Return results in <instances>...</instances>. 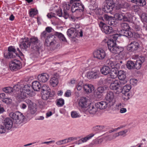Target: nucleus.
I'll use <instances>...</instances> for the list:
<instances>
[{"label": "nucleus", "mask_w": 147, "mask_h": 147, "mask_svg": "<svg viewBox=\"0 0 147 147\" xmlns=\"http://www.w3.org/2000/svg\"><path fill=\"white\" fill-rule=\"evenodd\" d=\"M107 45L108 49L112 53L114 54H118L119 57L122 55L121 53L123 51V47L117 46L116 44L112 42H110Z\"/></svg>", "instance_id": "nucleus-1"}, {"label": "nucleus", "mask_w": 147, "mask_h": 147, "mask_svg": "<svg viewBox=\"0 0 147 147\" xmlns=\"http://www.w3.org/2000/svg\"><path fill=\"white\" fill-rule=\"evenodd\" d=\"M9 116L16 123L20 124L23 122L24 119V116L22 113L19 112H11Z\"/></svg>", "instance_id": "nucleus-2"}, {"label": "nucleus", "mask_w": 147, "mask_h": 147, "mask_svg": "<svg viewBox=\"0 0 147 147\" xmlns=\"http://www.w3.org/2000/svg\"><path fill=\"white\" fill-rule=\"evenodd\" d=\"M122 86L120 84L119 81L114 80L111 84L110 87L111 89L115 90L116 93L119 94L121 92Z\"/></svg>", "instance_id": "nucleus-3"}, {"label": "nucleus", "mask_w": 147, "mask_h": 147, "mask_svg": "<svg viewBox=\"0 0 147 147\" xmlns=\"http://www.w3.org/2000/svg\"><path fill=\"white\" fill-rule=\"evenodd\" d=\"M5 58L7 59L14 58L18 56L16 49L12 47H9L8 49V52L4 53Z\"/></svg>", "instance_id": "nucleus-4"}, {"label": "nucleus", "mask_w": 147, "mask_h": 147, "mask_svg": "<svg viewBox=\"0 0 147 147\" xmlns=\"http://www.w3.org/2000/svg\"><path fill=\"white\" fill-rule=\"evenodd\" d=\"M9 66L10 69L12 71H17L21 67L20 61L16 59L11 61L9 63Z\"/></svg>", "instance_id": "nucleus-5"}, {"label": "nucleus", "mask_w": 147, "mask_h": 147, "mask_svg": "<svg viewBox=\"0 0 147 147\" xmlns=\"http://www.w3.org/2000/svg\"><path fill=\"white\" fill-rule=\"evenodd\" d=\"M31 49L34 50L38 51L40 49V45L38 43V39L37 37H32L30 41Z\"/></svg>", "instance_id": "nucleus-6"}, {"label": "nucleus", "mask_w": 147, "mask_h": 147, "mask_svg": "<svg viewBox=\"0 0 147 147\" xmlns=\"http://www.w3.org/2000/svg\"><path fill=\"white\" fill-rule=\"evenodd\" d=\"M56 43L55 36L53 35H49L46 38L44 45L46 46L49 47L54 46Z\"/></svg>", "instance_id": "nucleus-7"}, {"label": "nucleus", "mask_w": 147, "mask_h": 147, "mask_svg": "<svg viewBox=\"0 0 147 147\" xmlns=\"http://www.w3.org/2000/svg\"><path fill=\"white\" fill-rule=\"evenodd\" d=\"M19 46L20 48L22 50H26L30 46L29 38L27 37L22 38L20 40Z\"/></svg>", "instance_id": "nucleus-8"}, {"label": "nucleus", "mask_w": 147, "mask_h": 147, "mask_svg": "<svg viewBox=\"0 0 147 147\" xmlns=\"http://www.w3.org/2000/svg\"><path fill=\"white\" fill-rule=\"evenodd\" d=\"M105 98L109 107L114 105L115 100L114 99V94L113 92L110 91L108 92L106 95Z\"/></svg>", "instance_id": "nucleus-9"}, {"label": "nucleus", "mask_w": 147, "mask_h": 147, "mask_svg": "<svg viewBox=\"0 0 147 147\" xmlns=\"http://www.w3.org/2000/svg\"><path fill=\"white\" fill-rule=\"evenodd\" d=\"M118 78L120 80L119 82L120 84L123 85L127 82V80L125 72L122 70H120L118 71Z\"/></svg>", "instance_id": "nucleus-10"}, {"label": "nucleus", "mask_w": 147, "mask_h": 147, "mask_svg": "<svg viewBox=\"0 0 147 147\" xmlns=\"http://www.w3.org/2000/svg\"><path fill=\"white\" fill-rule=\"evenodd\" d=\"M93 55L94 57L99 59H103L106 56L105 51L102 49H99L95 51Z\"/></svg>", "instance_id": "nucleus-11"}, {"label": "nucleus", "mask_w": 147, "mask_h": 147, "mask_svg": "<svg viewBox=\"0 0 147 147\" xmlns=\"http://www.w3.org/2000/svg\"><path fill=\"white\" fill-rule=\"evenodd\" d=\"M114 6V3L113 1L109 0L105 5L102 10L105 13L110 12L112 11Z\"/></svg>", "instance_id": "nucleus-12"}, {"label": "nucleus", "mask_w": 147, "mask_h": 147, "mask_svg": "<svg viewBox=\"0 0 147 147\" xmlns=\"http://www.w3.org/2000/svg\"><path fill=\"white\" fill-rule=\"evenodd\" d=\"M18 85L15 86L14 88L16 90V95L17 98L18 99H24L26 96V93L23 92L22 90L20 89L18 87Z\"/></svg>", "instance_id": "nucleus-13"}, {"label": "nucleus", "mask_w": 147, "mask_h": 147, "mask_svg": "<svg viewBox=\"0 0 147 147\" xmlns=\"http://www.w3.org/2000/svg\"><path fill=\"white\" fill-rule=\"evenodd\" d=\"M100 72L98 70H92L88 72L87 77L89 79H96L99 78Z\"/></svg>", "instance_id": "nucleus-14"}, {"label": "nucleus", "mask_w": 147, "mask_h": 147, "mask_svg": "<svg viewBox=\"0 0 147 147\" xmlns=\"http://www.w3.org/2000/svg\"><path fill=\"white\" fill-rule=\"evenodd\" d=\"M139 46L140 45L138 42L133 41L128 45L127 49L130 52H134L137 50Z\"/></svg>", "instance_id": "nucleus-15"}, {"label": "nucleus", "mask_w": 147, "mask_h": 147, "mask_svg": "<svg viewBox=\"0 0 147 147\" xmlns=\"http://www.w3.org/2000/svg\"><path fill=\"white\" fill-rule=\"evenodd\" d=\"M67 33V35L72 38H75L78 34V32L74 28H71L68 30Z\"/></svg>", "instance_id": "nucleus-16"}, {"label": "nucleus", "mask_w": 147, "mask_h": 147, "mask_svg": "<svg viewBox=\"0 0 147 147\" xmlns=\"http://www.w3.org/2000/svg\"><path fill=\"white\" fill-rule=\"evenodd\" d=\"M42 98L45 100H47L48 98L51 99L55 95L54 92H41Z\"/></svg>", "instance_id": "nucleus-17"}, {"label": "nucleus", "mask_w": 147, "mask_h": 147, "mask_svg": "<svg viewBox=\"0 0 147 147\" xmlns=\"http://www.w3.org/2000/svg\"><path fill=\"white\" fill-rule=\"evenodd\" d=\"M49 77V76L48 74L43 73L38 76V79L40 82L45 83L48 80Z\"/></svg>", "instance_id": "nucleus-18"}, {"label": "nucleus", "mask_w": 147, "mask_h": 147, "mask_svg": "<svg viewBox=\"0 0 147 147\" xmlns=\"http://www.w3.org/2000/svg\"><path fill=\"white\" fill-rule=\"evenodd\" d=\"M88 99L86 97H81L78 102L79 106L82 108H86L88 105Z\"/></svg>", "instance_id": "nucleus-19"}, {"label": "nucleus", "mask_w": 147, "mask_h": 147, "mask_svg": "<svg viewBox=\"0 0 147 147\" xmlns=\"http://www.w3.org/2000/svg\"><path fill=\"white\" fill-rule=\"evenodd\" d=\"M63 7V17L66 19L69 17V14L67 11L70 8L71 5L70 4H67L66 3H64L62 4Z\"/></svg>", "instance_id": "nucleus-20"}, {"label": "nucleus", "mask_w": 147, "mask_h": 147, "mask_svg": "<svg viewBox=\"0 0 147 147\" xmlns=\"http://www.w3.org/2000/svg\"><path fill=\"white\" fill-rule=\"evenodd\" d=\"M95 104L96 107L100 109H106L107 107H110L107 101L98 102Z\"/></svg>", "instance_id": "nucleus-21"}, {"label": "nucleus", "mask_w": 147, "mask_h": 147, "mask_svg": "<svg viewBox=\"0 0 147 147\" xmlns=\"http://www.w3.org/2000/svg\"><path fill=\"white\" fill-rule=\"evenodd\" d=\"M4 124L6 128L7 129H9L12 126V121L10 118H7L4 120Z\"/></svg>", "instance_id": "nucleus-22"}, {"label": "nucleus", "mask_w": 147, "mask_h": 147, "mask_svg": "<svg viewBox=\"0 0 147 147\" xmlns=\"http://www.w3.org/2000/svg\"><path fill=\"white\" fill-rule=\"evenodd\" d=\"M84 90L87 94L91 93L94 90L93 86L91 84H85L84 86Z\"/></svg>", "instance_id": "nucleus-23"}, {"label": "nucleus", "mask_w": 147, "mask_h": 147, "mask_svg": "<svg viewBox=\"0 0 147 147\" xmlns=\"http://www.w3.org/2000/svg\"><path fill=\"white\" fill-rule=\"evenodd\" d=\"M118 71L117 68H111L109 73L111 77L113 79L116 78L118 76Z\"/></svg>", "instance_id": "nucleus-24"}, {"label": "nucleus", "mask_w": 147, "mask_h": 147, "mask_svg": "<svg viewBox=\"0 0 147 147\" xmlns=\"http://www.w3.org/2000/svg\"><path fill=\"white\" fill-rule=\"evenodd\" d=\"M101 73L104 75H107L111 71L110 68L107 66H103L100 69Z\"/></svg>", "instance_id": "nucleus-25"}, {"label": "nucleus", "mask_w": 147, "mask_h": 147, "mask_svg": "<svg viewBox=\"0 0 147 147\" xmlns=\"http://www.w3.org/2000/svg\"><path fill=\"white\" fill-rule=\"evenodd\" d=\"M98 108L96 106V105L94 106L91 105L88 109V111L90 114L94 115L95 114L98 110Z\"/></svg>", "instance_id": "nucleus-26"}, {"label": "nucleus", "mask_w": 147, "mask_h": 147, "mask_svg": "<svg viewBox=\"0 0 147 147\" xmlns=\"http://www.w3.org/2000/svg\"><path fill=\"white\" fill-rule=\"evenodd\" d=\"M32 87L34 90L37 91L40 88L41 85L39 82L34 81L32 83Z\"/></svg>", "instance_id": "nucleus-27"}, {"label": "nucleus", "mask_w": 147, "mask_h": 147, "mask_svg": "<svg viewBox=\"0 0 147 147\" xmlns=\"http://www.w3.org/2000/svg\"><path fill=\"white\" fill-rule=\"evenodd\" d=\"M31 87L28 85H26L24 86L22 90L23 92L26 93V95L27 94L30 96L31 95Z\"/></svg>", "instance_id": "nucleus-28"}, {"label": "nucleus", "mask_w": 147, "mask_h": 147, "mask_svg": "<svg viewBox=\"0 0 147 147\" xmlns=\"http://www.w3.org/2000/svg\"><path fill=\"white\" fill-rule=\"evenodd\" d=\"M13 90L11 87H5L3 88V90L5 93H8L9 94H12L13 93H14L16 90L14 88Z\"/></svg>", "instance_id": "nucleus-29"}, {"label": "nucleus", "mask_w": 147, "mask_h": 147, "mask_svg": "<svg viewBox=\"0 0 147 147\" xmlns=\"http://www.w3.org/2000/svg\"><path fill=\"white\" fill-rule=\"evenodd\" d=\"M102 30L106 34H109L113 31L112 27L107 26H105L103 29H102Z\"/></svg>", "instance_id": "nucleus-30"}, {"label": "nucleus", "mask_w": 147, "mask_h": 147, "mask_svg": "<svg viewBox=\"0 0 147 147\" xmlns=\"http://www.w3.org/2000/svg\"><path fill=\"white\" fill-rule=\"evenodd\" d=\"M133 3H135L138 5L140 6H143L146 4L145 0H132Z\"/></svg>", "instance_id": "nucleus-31"}, {"label": "nucleus", "mask_w": 147, "mask_h": 147, "mask_svg": "<svg viewBox=\"0 0 147 147\" xmlns=\"http://www.w3.org/2000/svg\"><path fill=\"white\" fill-rule=\"evenodd\" d=\"M50 83L52 86L55 87L58 83V79L56 78L53 77L50 80Z\"/></svg>", "instance_id": "nucleus-32"}, {"label": "nucleus", "mask_w": 147, "mask_h": 147, "mask_svg": "<svg viewBox=\"0 0 147 147\" xmlns=\"http://www.w3.org/2000/svg\"><path fill=\"white\" fill-rule=\"evenodd\" d=\"M54 35L57 36L61 40H62L63 41H67L66 39L61 33L55 32L54 33Z\"/></svg>", "instance_id": "nucleus-33"}, {"label": "nucleus", "mask_w": 147, "mask_h": 147, "mask_svg": "<svg viewBox=\"0 0 147 147\" xmlns=\"http://www.w3.org/2000/svg\"><path fill=\"white\" fill-rule=\"evenodd\" d=\"M127 68L129 69H135V63L131 61H128L126 64Z\"/></svg>", "instance_id": "nucleus-34"}, {"label": "nucleus", "mask_w": 147, "mask_h": 147, "mask_svg": "<svg viewBox=\"0 0 147 147\" xmlns=\"http://www.w3.org/2000/svg\"><path fill=\"white\" fill-rule=\"evenodd\" d=\"M118 34H115L113 35L111 38L107 42V44H109L110 42H114L115 44H116V40L118 38Z\"/></svg>", "instance_id": "nucleus-35"}, {"label": "nucleus", "mask_w": 147, "mask_h": 147, "mask_svg": "<svg viewBox=\"0 0 147 147\" xmlns=\"http://www.w3.org/2000/svg\"><path fill=\"white\" fill-rule=\"evenodd\" d=\"M131 89L130 86L126 85L123 86V88H122L121 92H122V93H125V92H129Z\"/></svg>", "instance_id": "nucleus-36"}, {"label": "nucleus", "mask_w": 147, "mask_h": 147, "mask_svg": "<svg viewBox=\"0 0 147 147\" xmlns=\"http://www.w3.org/2000/svg\"><path fill=\"white\" fill-rule=\"evenodd\" d=\"M71 10L72 12L73 13L76 12V13H81L83 12V9H79V8H77L74 5H72L71 7Z\"/></svg>", "instance_id": "nucleus-37"}, {"label": "nucleus", "mask_w": 147, "mask_h": 147, "mask_svg": "<svg viewBox=\"0 0 147 147\" xmlns=\"http://www.w3.org/2000/svg\"><path fill=\"white\" fill-rule=\"evenodd\" d=\"M56 105L59 106H62L63 105L64 103V100L61 98L57 99L56 101Z\"/></svg>", "instance_id": "nucleus-38"}, {"label": "nucleus", "mask_w": 147, "mask_h": 147, "mask_svg": "<svg viewBox=\"0 0 147 147\" xmlns=\"http://www.w3.org/2000/svg\"><path fill=\"white\" fill-rule=\"evenodd\" d=\"M107 63L108 65L107 66L109 67H111L112 68H116L115 67V65L116 64L114 62L109 60L107 61Z\"/></svg>", "instance_id": "nucleus-39"}, {"label": "nucleus", "mask_w": 147, "mask_h": 147, "mask_svg": "<svg viewBox=\"0 0 147 147\" xmlns=\"http://www.w3.org/2000/svg\"><path fill=\"white\" fill-rule=\"evenodd\" d=\"M84 84L82 81H80L77 85L76 88L77 90H78L80 91L82 90L83 87L84 89Z\"/></svg>", "instance_id": "nucleus-40"}, {"label": "nucleus", "mask_w": 147, "mask_h": 147, "mask_svg": "<svg viewBox=\"0 0 147 147\" xmlns=\"http://www.w3.org/2000/svg\"><path fill=\"white\" fill-rule=\"evenodd\" d=\"M73 5H74L77 8H79V9H83V11H84V7L82 4L79 2H74L73 3Z\"/></svg>", "instance_id": "nucleus-41"}, {"label": "nucleus", "mask_w": 147, "mask_h": 147, "mask_svg": "<svg viewBox=\"0 0 147 147\" xmlns=\"http://www.w3.org/2000/svg\"><path fill=\"white\" fill-rule=\"evenodd\" d=\"M94 135V134H90L88 135L86 137L82 138L81 139V140L83 142H86L88 140L90 139L92 137H93Z\"/></svg>", "instance_id": "nucleus-42"}, {"label": "nucleus", "mask_w": 147, "mask_h": 147, "mask_svg": "<svg viewBox=\"0 0 147 147\" xmlns=\"http://www.w3.org/2000/svg\"><path fill=\"white\" fill-rule=\"evenodd\" d=\"M123 94V98L125 100H128L131 97V94L129 92H125V93H122Z\"/></svg>", "instance_id": "nucleus-43"}, {"label": "nucleus", "mask_w": 147, "mask_h": 147, "mask_svg": "<svg viewBox=\"0 0 147 147\" xmlns=\"http://www.w3.org/2000/svg\"><path fill=\"white\" fill-rule=\"evenodd\" d=\"M108 24L109 25L114 27L116 26V25L117 24V22H115L114 19H112L108 20Z\"/></svg>", "instance_id": "nucleus-44"}, {"label": "nucleus", "mask_w": 147, "mask_h": 147, "mask_svg": "<svg viewBox=\"0 0 147 147\" xmlns=\"http://www.w3.org/2000/svg\"><path fill=\"white\" fill-rule=\"evenodd\" d=\"M50 88L49 86L45 84L43 85L42 87L41 92H50Z\"/></svg>", "instance_id": "nucleus-45"}, {"label": "nucleus", "mask_w": 147, "mask_h": 147, "mask_svg": "<svg viewBox=\"0 0 147 147\" xmlns=\"http://www.w3.org/2000/svg\"><path fill=\"white\" fill-rule=\"evenodd\" d=\"M117 106L119 108H120V113H123L126 112L127 110V109L125 108H122V104L121 103H119L118 104Z\"/></svg>", "instance_id": "nucleus-46"}, {"label": "nucleus", "mask_w": 147, "mask_h": 147, "mask_svg": "<svg viewBox=\"0 0 147 147\" xmlns=\"http://www.w3.org/2000/svg\"><path fill=\"white\" fill-rule=\"evenodd\" d=\"M121 26L123 29L129 30V27L128 24L126 23H122L121 24Z\"/></svg>", "instance_id": "nucleus-47"}, {"label": "nucleus", "mask_w": 147, "mask_h": 147, "mask_svg": "<svg viewBox=\"0 0 147 147\" xmlns=\"http://www.w3.org/2000/svg\"><path fill=\"white\" fill-rule=\"evenodd\" d=\"M126 30L125 31V32L123 36L127 37H131L133 36V33L132 32L129 30Z\"/></svg>", "instance_id": "nucleus-48"}, {"label": "nucleus", "mask_w": 147, "mask_h": 147, "mask_svg": "<svg viewBox=\"0 0 147 147\" xmlns=\"http://www.w3.org/2000/svg\"><path fill=\"white\" fill-rule=\"evenodd\" d=\"M28 109L29 112L32 114H34L36 111V108L33 106L28 107Z\"/></svg>", "instance_id": "nucleus-49"}, {"label": "nucleus", "mask_w": 147, "mask_h": 147, "mask_svg": "<svg viewBox=\"0 0 147 147\" xmlns=\"http://www.w3.org/2000/svg\"><path fill=\"white\" fill-rule=\"evenodd\" d=\"M105 127L103 125H96L94 127L93 130L95 131H101Z\"/></svg>", "instance_id": "nucleus-50"}, {"label": "nucleus", "mask_w": 147, "mask_h": 147, "mask_svg": "<svg viewBox=\"0 0 147 147\" xmlns=\"http://www.w3.org/2000/svg\"><path fill=\"white\" fill-rule=\"evenodd\" d=\"M142 64V62H140L139 61L137 60L136 63H135V69H139L141 67Z\"/></svg>", "instance_id": "nucleus-51"}, {"label": "nucleus", "mask_w": 147, "mask_h": 147, "mask_svg": "<svg viewBox=\"0 0 147 147\" xmlns=\"http://www.w3.org/2000/svg\"><path fill=\"white\" fill-rule=\"evenodd\" d=\"M12 100L10 98H5L2 100V101L7 104H10L12 102Z\"/></svg>", "instance_id": "nucleus-52"}, {"label": "nucleus", "mask_w": 147, "mask_h": 147, "mask_svg": "<svg viewBox=\"0 0 147 147\" xmlns=\"http://www.w3.org/2000/svg\"><path fill=\"white\" fill-rule=\"evenodd\" d=\"M49 36L48 34L46 32V31H44L41 33L40 37L42 39H44Z\"/></svg>", "instance_id": "nucleus-53"}, {"label": "nucleus", "mask_w": 147, "mask_h": 147, "mask_svg": "<svg viewBox=\"0 0 147 147\" xmlns=\"http://www.w3.org/2000/svg\"><path fill=\"white\" fill-rule=\"evenodd\" d=\"M71 115L73 118L79 117L80 116L79 113L75 111H72L71 112Z\"/></svg>", "instance_id": "nucleus-54"}, {"label": "nucleus", "mask_w": 147, "mask_h": 147, "mask_svg": "<svg viewBox=\"0 0 147 147\" xmlns=\"http://www.w3.org/2000/svg\"><path fill=\"white\" fill-rule=\"evenodd\" d=\"M124 14L116 13L115 14V17L119 20H121L123 18Z\"/></svg>", "instance_id": "nucleus-55"}, {"label": "nucleus", "mask_w": 147, "mask_h": 147, "mask_svg": "<svg viewBox=\"0 0 147 147\" xmlns=\"http://www.w3.org/2000/svg\"><path fill=\"white\" fill-rule=\"evenodd\" d=\"M29 13L30 16L33 17L34 15H35L37 14V11L34 9H32L29 12Z\"/></svg>", "instance_id": "nucleus-56"}, {"label": "nucleus", "mask_w": 147, "mask_h": 147, "mask_svg": "<svg viewBox=\"0 0 147 147\" xmlns=\"http://www.w3.org/2000/svg\"><path fill=\"white\" fill-rule=\"evenodd\" d=\"M106 87H100L97 88V91L99 93H102L106 90Z\"/></svg>", "instance_id": "nucleus-57"}, {"label": "nucleus", "mask_w": 147, "mask_h": 147, "mask_svg": "<svg viewBox=\"0 0 147 147\" xmlns=\"http://www.w3.org/2000/svg\"><path fill=\"white\" fill-rule=\"evenodd\" d=\"M106 79H101L98 82V84L99 85H104L106 84Z\"/></svg>", "instance_id": "nucleus-58"}, {"label": "nucleus", "mask_w": 147, "mask_h": 147, "mask_svg": "<svg viewBox=\"0 0 147 147\" xmlns=\"http://www.w3.org/2000/svg\"><path fill=\"white\" fill-rule=\"evenodd\" d=\"M25 101L28 105V107L33 106V103L29 99H26Z\"/></svg>", "instance_id": "nucleus-59"}, {"label": "nucleus", "mask_w": 147, "mask_h": 147, "mask_svg": "<svg viewBox=\"0 0 147 147\" xmlns=\"http://www.w3.org/2000/svg\"><path fill=\"white\" fill-rule=\"evenodd\" d=\"M127 131V129H125L124 130L120 131L119 132V136H122L123 137L125 136L126 135V133Z\"/></svg>", "instance_id": "nucleus-60"}, {"label": "nucleus", "mask_w": 147, "mask_h": 147, "mask_svg": "<svg viewBox=\"0 0 147 147\" xmlns=\"http://www.w3.org/2000/svg\"><path fill=\"white\" fill-rule=\"evenodd\" d=\"M57 15L59 17H63V14L62 12V10L61 9H59L56 11Z\"/></svg>", "instance_id": "nucleus-61"}, {"label": "nucleus", "mask_w": 147, "mask_h": 147, "mask_svg": "<svg viewBox=\"0 0 147 147\" xmlns=\"http://www.w3.org/2000/svg\"><path fill=\"white\" fill-rule=\"evenodd\" d=\"M103 139L101 138L96 140L94 142V144H100L103 141Z\"/></svg>", "instance_id": "nucleus-62"}, {"label": "nucleus", "mask_w": 147, "mask_h": 147, "mask_svg": "<svg viewBox=\"0 0 147 147\" xmlns=\"http://www.w3.org/2000/svg\"><path fill=\"white\" fill-rule=\"evenodd\" d=\"M6 129L4 126H0V133L3 134L5 133L6 131Z\"/></svg>", "instance_id": "nucleus-63"}, {"label": "nucleus", "mask_w": 147, "mask_h": 147, "mask_svg": "<svg viewBox=\"0 0 147 147\" xmlns=\"http://www.w3.org/2000/svg\"><path fill=\"white\" fill-rule=\"evenodd\" d=\"M55 14L52 12L48 13L47 15V16L49 18H51L53 17H55Z\"/></svg>", "instance_id": "nucleus-64"}]
</instances>
